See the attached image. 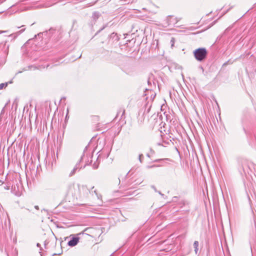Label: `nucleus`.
<instances>
[{
  "label": "nucleus",
  "instance_id": "14",
  "mask_svg": "<svg viewBox=\"0 0 256 256\" xmlns=\"http://www.w3.org/2000/svg\"><path fill=\"white\" fill-rule=\"evenodd\" d=\"M120 2L124 4H130V2H132L133 0H120Z\"/></svg>",
  "mask_w": 256,
  "mask_h": 256
},
{
  "label": "nucleus",
  "instance_id": "4",
  "mask_svg": "<svg viewBox=\"0 0 256 256\" xmlns=\"http://www.w3.org/2000/svg\"><path fill=\"white\" fill-rule=\"evenodd\" d=\"M80 238L78 237H73L68 242V244L70 246H76L79 242Z\"/></svg>",
  "mask_w": 256,
  "mask_h": 256
},
{
  "label": "nucleus",
  "instance_id": "28",
  "mask_svg": "<svg viewBox=\"0 0 256 256\" xmlns=\"http://www.w3.org/2000/svg\"><path fill=\"white\" fill-rule=\"evenodd\" d=\"M36 246H37L38 247H40V250H42V248L40 247V244L39 243H38V244H36Z\"/></svg>",
  "mask_w": 256,
  "mask_h": 256
},
{
  "label": "nucleus",
  "instance_id": "37",
  "mask_svg": "<svg viewBox=\"0 0 256 256\" xmlns=\"http://www.w3.org/2000/svg\"><path fill=\"white\" fill-rule=\"evenodd\" d=\"M24 26L22 25V26H18V28H22V27H24Z\"/></svg>",
  "mask_w": 256,
  "mask_h": 256
},
{
  "label": "nucleus",
  "instance_id": "9",
  "mask_svg": "<svg viewBox=\"0 0 256 256\" xmlns=\"http://www.w3.org/2000/svg\"><path fill=\"white\" fill-rule=\"evenodd\" d=\"M166 20H168V25L174 24V21L173 20H174V18H173L172 16H168L166 18Z\"/></svg>",
  "mask_w": 256,
  "mask_h": 256
},
{
  "label": "nucleus",
  "instance_id": "31",
  "mask_svg": "<svg viewBox=\"0 0 256 256\" xmlns=\"http://www.w3.org/2000/svg\"><path fill=\"white\" fill-rule=\"evenodd\" d=\"M150 91V92H152V90L150 88H146V91Z\"/></svg>",
  "mask_w": 256,
  "mask_h": 256
},
{
  "label": "nucleus",
  "instance_id": "19",
  "mask_svg": "<svg viewBox=\"0 0 256 256\" xmlns=\"http://www.w3.org/2000/svg\"><path fill=\"white\" fill-rule=\"evenodd\" d=\"M115 36L116 37V40H118V36H117V34L116 33L113 32L110 35V37L111 38H114Z\"/></svg>",
  "mask_w": 256,
  "mask_h": 256
},
{
  "label": "nucleus",
  "instance_id": "3",
  "mask_svg": "<svg viewBox=\"0 0 256 256\" xmlns=\"http://www.w3.org/2000/svg\"><path fill=\"white\" fill-rule=\"evenodd\" d=\"M12 192L16 196H20L22 194V187L15 185L12 186Z\"/></svg>",
  "mask_w": 256,
  "mask_h": 256
},
{
  "label": "nucleus",
  "instance_id": "16",
  "mask_svg": "<svg viewBox=\"0 0 256 256\" xmlns=\"http://www.w3.org/2000/svg\"><path fill=\"white\" fill-rule=\"evenodd\" d=\"M130 184H126L124 182L123 180H122V185L120 186V188H121L122 186H123V187H128V186H130Z\"/></svg>",
  "mask_w": 256,
  "mask_h": 256
},
{
  "label": "nucleus",
  "instance_id": "24",
  "mask_svg": "<svg viewBox=\"0 0 256 256\" xmlns=\"http://www.w3.org/2000/svg\"><path fill=\"white\" fill-rule=\"evenodd\" d=\"M159 166H161L160 164V165H155V164H154V165H152V166H149L148 168H152L159 167Z\"/></svg>",
  "mask_w": 256,
  "mask_h": 256
},
{
  "label": "nucleus",
  "instance_id": "39",
  "mask_svg": "<svg viewBox=\"0 0 256 256\" xmlns=\"http://www.w3.org/2000/svg\"><path fill=\"white\" fill-rule=\"evenodd\" d=\"M4 188L6 189V190H9V187L8 186L4 187Z\"/></svg>",
  "mask_w": 256,
  "mask_h": 256
},
{
  "label": "nucleus",
  "instance_id": "22",
  "mask_svg": "<svg viewBox=\"0 0 256 256\" xmlns=\"http://www.w3.org/2000/svg\"><path fill=\"white\" fill-rule=\"evenodd\" d=\"M142 158H143V155L142 154H140L139 155V160L140 162H142Z\"/></svg>",
  "mask_w": 256,
  "mask_h": 256
},
{
  "label": "nucleus",
  "instance_id": "40",
  "mask_svg": "<svg viewBox=\"0 0 256 256\" xmlns=\"http://www.w3.org/2000/svg\"><path fill=\"white\" fill-rule=\"evenodd\" d=\"M118 182H119V184H120V178H118Z\"/></svg>",
  "mask_w": 256,
  "mask_h": 256
},
{
  "label": "nucleus",
  "instance_id": "18",
  "mask_svg": "<svg viewBox=\"0 0 256 256\" xmlns=\"http://www.w3.org/2000/svg\"><path fill=\"white\" fill-rule=\"evenodd\" d=\"M92 160H89V158L88 157V160H86V164L84 166V168L86 166V165H88L92 162Z\"/></svg>",
  "mask_w": 256,
  "mask_h": 256
},
{
  "label": "nucleus",
  "instance_id": "5",
  "mask_svg": "<svg viewBox=\"0 0 256 256\" xmlns=\"http://www.w3.org/2000/svg\"><path fill=\"white\" fill-rule=\"evenodd\" d=\"M78 187L80 193H82L84 194L88 193V189L87 188L86 186L78 184Z\"/></svg>",
  "mask_w": 256,
  "mask_h": 256
},
{
  "label": "nucleus",
  "instance_id": "48",
  "mask_svg": "<svg viewBox=\"0 0 256 256\" xmlns=\"http://www.w3.org/2000/svg\"><path fill=\"white\" fill-rule=\"evenodd\" d=\"M44 246H46V242H44Z\"/></svg>",
  "mask_w": 256,
  "mask_h": 256
},
{
  "label": "nucleus",
  "instance_id": "7",
  "mask_svg": "<svg viewBox=\"0 0 256 256\" xmlns=\"http://www.w3.org/2000/svg\"><path fill=\"white\" fill-rule=\"evenodd\" d=\"M188 203L184 199H180L178 204H177L180 208H182L184 206H185L186 204H188Z\"/></svg>",
  "mask_w": 256,
  "mask_h": 256
},
{
  "label": "nucleus",
  "instance_id": "25",
  "mask_svg": "<svg viewBox=\"0 0 256 256\" xmlns=\"http://www.w3.org/2000/svg\"><path fill=\"white\" fill-rule=\"evenodd\" d=\"M151 188H152V189H153V190H154L156 192H158V190H156V188L155 187V186H151Z\"/></svg>",
  "mask_w": 256,
  "mask_h": 256
},
{
  "label": "nucleus",
  "instance_id": "50",
  "mask_svg": "<svg viewBox=\"0 0 256 256\" xmlns=\"http://www.w3.org/2000/svg\"><path fill=\"white\" fill-rule=\"evenodd\" d=\"M119 113H120V112H118L117 114V116H118V115Z\"/></svg>",
  "mask_w": 256,
  "mask_h": 256
},
{
  "label": "nucleus",
  "instance_id": "21",
  "mask_svg": "<svg viewBox=\"0 0 256 256\" xmlns=\"http://www.w3.org/2000/svg\"><path fill=\"white\" fill-rule=\"evenodd\" d=\"M92 192H93L92 190ZM94 192L96 194V196L98 197V198H100L101 197V196H98V195L97 191H96V190H94Z\"/></svg>",
  "mask_w": 256,
  "mask_h": 256
},
{
  "label": "nucleus",
  "instance_id": "34",
  "mask_svg": "<svg viewBox=\"0 0 256 256\" xmlns=\"http://www.w3.org/2000/svg\"><path fill=\"white\" fill-rule=\"evenodd\" d=\"M148 85L151 84V82H150V80H148Z\"/></svg>",
  "mask_w": 256,
  "mask_h": 256
},
{
  "label": "nucleus",
  "instance_id": "20",
  "mask_svg": "<svg viewBox=\"0 0 256 256\" xmlns=\"http://www.w3.org/2000/svg\"><path fill=\"white\" fill-rule=\"evenodd\" d=\"M48 33V31H45L42 32H40L39 34H38V36H40L41 35L46 34Z\"/></svg>",
  "mask_w": 256,
  "mask_h": 256
},
{
  "label": "nucleus",
  "instance_id": "35",
  "mask_svg": "<svg viewBox=\"0 0 256 256\" xmlns=\"http://www.w3.org/2000/svg\"><path fill=\"white\" fill-rule=\"evenodd\" d=\"M53 30H53L52 28H50V29L49 30L48 32L50 33L51 32V31H53Z\"/></svg>",
  "mask_w": 256,
  "mask_h": 256
},
{
  "label": "nucleus",
  "instance_id": "11",
  "mask_svg": "<svg viewBox=\"0 0 256 256\" xmlns=\"http://www.w3.org/2000/svg\"><path fill=\"white\" fill-rule=\"evenodd\" d=\"M198 241H194V252H195V253L196 254L198 253Z\"/></svg>",
  "mask_w": 256,
  "mask_h": 256
},
{
  "label": "nucleus",
  "instance_id": "46",
  "mask_svg": "<svg viewBox=\"0 0 256 256\" xmlns=\"http://www.w3.org/2000/svg\"><path fill=\"white\" fill-rule=\"evenodd\" d=\"M66 118H68V114H67L66 115Z\"/></svg>",
  "mask_w": 256,
  "mask_h": 256
},
{
  "label": "nucleus",
  "instance_id": "33",
  "mask_svg": "<svg viewBox=\"0 0 256 256\" xmlns=\"http://www.w3.org/2000/svg\"><path fill=\"white\" fill-rule=\"evenodd\" d=\"M34 208H35L36 209V210H38V209H39V208H38V206H34Z\"/></svg>",
  "mask_w": 256,
  "mask_h": 256
},
{
  "label": "nucleus",
  "instance_id": "49",
  "mask_svg": "<svg viewBox=\"0 0 256 256\" xmlns=\"http://www.w3.org/2000/svg\"><path fill=\"white\" fill-rule=\"evenodd\" d=\"M227 62L224 63V65H226Z\"/></svg>",
  "mask_w": 256,
  "mask_h": 256
},
{
  "label": "nucleus",
  "instance_id": "2",
  "mask_svg": "<svg viewBox=\"0 0 256 256\" xmlns=\"http://www.w3.org/2000/svg\"><path fill=\"white\" fill-rule=\"evenodd\" d=\"M88 149V146H86L84 150L83 155L81 156V158H80V160L79 162H78L76 164V166L74 167V168H73V170L70 172V174H69L70 176H74L76 174V170H80V162H81L82 160L84 158L86 154V156H88V154H86V151H87Z\"/></svg>",
  "mask_w": 256,
  "mask_h": 256
},
{
  "label": "nucleus",
  "instance_id": "43",
  "mask_svg": "<svg viewBox=\"0 0 256 256\" xmlns=\"http://www.w3.org/2000/svg\"><path fill=\"white\" fill-rule=\"evenodd\" d=\"M190 252V250H188V252L186 254H189Z\"/></svg>",
  "mask_w": 256,
  "mask_h": 256
},
{
  "label": "nucleus",
  "instance_id": "30",
  "mask_svg": "<svg viewBox=\"0 0 256 256\" xmlns=\"http://www.w3.org/2000/svg\"><path fill=\"white\" fill-rule=\"evenodd\" d=\"M157 192H158L160 195H161L162 196H164V194H162L160 191H158Z\"/></svg>",
  "mask_w": 256,
  "mask_h": 256
},
{
  "label": "nucleus",
  "instance_id": "41",
  "mask_svg": "<svg viewBox=\"0 0 256 256\" xmlns=\"http://www.w3.org/2000/svg\"><path fill=\"white\" fill-rule=\"evenodd\" d=\"M134 188L132 186L130 187V188H128L127 190H128L131 189V188Z\"/></svg>",
  "mask_w": 256,
  "mask_h": 256
},
{
  "label": "nucleus",
  "instance_id": "1",
  "mask_svg": "<svg viewBox=\"0 0 256 256\" xmlns=\"http://www.w3.org/2000/svg\"><path fill=\"white\" fill-rule=\"evenodd\" d=\"M193 53L195 58L198 62L204 60L208 55V52L204 48H198L195 50Z\"/></svg>",
  "mask_w": 256,
  "mask_h": 256
},
{
  "label": "nucleus",
  "instance_id": "27",
  "mask_svg": "<svg viewBox=\"0 0 256 256\" xmlns=\"http://www.w3.org/2000/svg\"><path fill=\"white\" fill-rule=\"evenodd\" d=\"M124 194H125V195H130V194H131L130 193V192H128H128H126L124 193Z\"/></svg>",
  "mask_w": 256,
  "mask_h": 256
},
{
  "label": "nucleus",
  "instance_id": "45",
  "mask_svg": "<svg viewBox=\"0 0 256 256\" xmlns=\"http://www.w3.org/2000/svg\"><path fill=\"white\" fill-rule=\"evenodd\" d=\"M230 8H229L228 10H227V11L226 12H226H227L228 11H229V10H230Z\"/></svg>",
  "mask_w": 256,
  "mask_h": 256
},
{
  "label": "nucleus",
  "instance_id": "36",
  "mask_svg": "<svg viewBox=\"0 0 256 256\" xmlns=\"http://www.w3.org/2000/svg\"><path fill=\"white\" fill-rule=\"evenodd\" d=\"M124 110H122V116H121V118L122 117V116L124 115Z\"/></svg>",
  "mask_w": 256,
  "mask_h": 256
},
{
  "label": "nucleus",
  "instance_id": "17",
  "mask_svg": "<svg viewBox=\"0 0 256 256\" xmlns=\"http://www.w3.org/2000/svg\"><path fill=\"white\" fill-rule=\"evenodd\" d=\"M174 42H175V39H174V38H172L170 40V42L172 48L174 46Z\"/></svg>",
  "mask_w": 256,
  "mask_h": 256
},
{
  "label": "nucleus",
  "instance_id": "32",
  "mask_svg": "<svg viewBox=\"0 0 256 256\" xmlns=\"http://www.w3.org/2000/svg\"><path fill=\"white\" fill-rule=\"evenodd\" d=\"M104 26L101 29H100L98 32H97V34L100 32V31H102V30H104Z\"/></svg>",
  "mask_w": 256,
  "mask_h": 256
},
{
  "label": "nucleus",
  "instance_id": "8",
  "mask_svg": "<svg viewBox=\"0 0 256 256\" xmlns=\"http://www.w3.org/2000/svg\"><path fill=\"white\" fill-rule=\"evenodd\" d=\"M167 161H171V160L169 158H164V159H157L154 160L155 162H162L163 164L160 165L161 166H164L166 164Z\"/></svg>",
  "mask_w": 256,
  "mask_h": 256
},
{
  "label": "nucleus",
  "instance_id": "44",
  "mask_svg": "<svg viewBox=\"0 0 256 256\" xmlns=\"http://www.w3.org/2000/svg\"><path fill=\"white\" fill-rule=\"evenodd\" d=\"M146 156H148V157H150V154H146Z\"/></svg>",
  "mask_w": 256,
  "mask_h": 256
},
{
  "label": "nucleus",
  "instance_id": "26",
  "mask_svg": "<svg viewBox=\"0 0 256 256\" xmlns=\"http://www.w3.org/2000/svg\"><path fill=\"white\" fill-rule=\"evenodd\" d=\"M150 110V107L147 110H145L144 112L148 114Z\"/></svg>",
  "mask_w": 256,
  "mask_h": 256
},
{
  "label": "nucleus",
  "instance_id": "12",
  "mask_svg": "<svg viewBox=\"0 0 256 256\" xmlns=\"http://www.w3.org/2000/svg\"><path fill=\"white\" fill-rule=\"evenodd\" d=\"M12 82L10 81L8 82L2 83L0 84V90H2L4 88H6L8 86V84H11Z\"/></svg>",
  "mask_w": 256,
  "mask_h": 256
},
{
  "label": "nucleus",
  "instance_id": "13",
  "mask_svg": "<svg viewBox=\"0 0 256 256\" xmlns=\"http://www.w3.org/2000/svg\"><path fill=\"white\" fill-rule=\"evenodd\" d=\"M4 216V208L0 204V218H2V216Z\"/></svg>",
  "mask_w": 256,
  "mask_h": 256
},
{
  "label": "nucleus",
  "instance_id": "6",
  "mask_svg": "<svg viewBox=\"0 0 256 256\" xmlns=\"http://www.w3.org/2000/svg\"><path fill=\"white\" fill-rule=\"evenodd\" d=\"M101 14L98 12H94L92 16V18L94 22L100 16Z\"/></svg>",
  "mask_w": 256,
  "mask_h": 256
},
{
  "label": "nucleus",
  "instance_id": "23",
  "mask_svg": "<svg viewBox=\"0 0 256 256\" xmlns=\"http://www.w3.org/2000/svg\"><path fill=\"white\" fill-rule=\"evenodd\" d=\"M98 164H96L94 163V164H93V168H94V169H96V168H98Z\"/></svg>",
  "mask_w": 256,
  "mask_h": 256
},
{
  "label": "nucleus",
  "instance_id": "42",
  "mask_svg": "<svg viewBox=\"0 0 256 256\" xmlns=\"http://www.w3.org/2000/svg\"><path fill=\"white\" fill-rule=\"evenodd\" d=\"M156 94L154 93V96H153V98H154L155 96H156Z\"/></svg>",
  "mask_w": 256,
  "mask_h": 256
},
{
  "label": "nucleus",
  "instance_id": "38",
  "mask_svg": "<svg viewBox=\"0 0 256 256\" xmlns=\"http://www.w3.org/2000/svg\"><path fill=\"white\" fill-rule=\"evenodd\" d=\"M32 67H33V66H28V68H32ZM34 68H36V66H34Z\"/></svg>",
  "mask_w": 256,
  "mask_h": 256
},
{
  "label": "nucleus",
  "instance_id": "29",
  "mask_svg": "<svg viewBox=\"0 0 256 256\" xmlns=\"http://www.w3.org/2000/svg\"><path fill=\"white\" fill-rule=\"evenodd\" d=\"M42 68H45L46 67L48 68L49 66V65L48 64L44 65V66L42 65Z\"/></svg>",
  "mask_w": 256,
  "mask_h": 256
},
{
  "label": "nucleus",
  "instance_id": "10",
  "mask_svg": "<svg viewBox=\"0 0 256 256\" xmlns=\"http://www.w3.org/2000/svg\"><path fill=\"white\" fill-rule=\"evenodd\" d=\"M24 30H25V28H24L20 30H19V31H18V32L13 34H12V36H14V38H16L18 35H20V34L22 33Z\"/></svg>",
  "mask_w": 256,
  "mask_h": 256
},
{
  "label": "nucleus",
  "instance_id": "47",
  "mask_svg": "<svg viewBox=\"0 0 256 256\" xmlns=\"http://www.w3.org/2000/svg\"><path fill=\"white\" fill-rule=\"evenodd\" d=\"M66 118H68V114H67L66 115Z\"/></svg>",
  "mask_w": 256,
  "mask_h": 256
},
{
  "label": "nucleus",
  "instance_id": "15",
  "mask_svg": "<svg viewBox=\"0 0 256 256\" xmlns=\"http://www.w3.org/2000/svg\"><path fill=\"white\" fill-rule=\"evenodd\" d=\"M180 199L178 196H174L172 199V201L174 202H176L177 204H178Z\"/></svg>",
  "mask_w": 256,
  "mask_h": 256
}]
</instances>
